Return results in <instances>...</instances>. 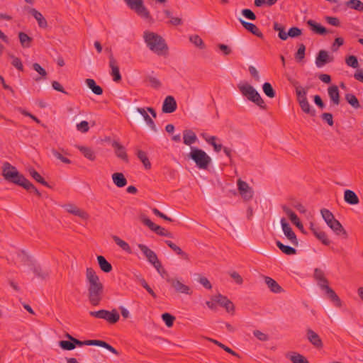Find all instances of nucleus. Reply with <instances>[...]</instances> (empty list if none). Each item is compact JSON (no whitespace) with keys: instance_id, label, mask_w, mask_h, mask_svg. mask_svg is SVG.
Masks as SVG:
<instances>
[{"instance_id":"38","label":"nucleus","mask_w":363,"mask_h":363,"mask_svg":"<svg viewBox=\"0 0 363 363\" xmlns=\"http://www.w3.org/2000/svg\"><path fill=\"white\" fill-rule=\"evenodd\" d=\"M112 238L114 240V242H116V244L118 246H119L123 250H124L125 252H126L129 254L132 253L130 247L129 246L128 242L121 240L119 237H118L116 235H113L112 237Z\"/></svg>"},{"instance_id":"64","label":"nucleus","mask_w":363,"mask_h":363,"mask_svg":"<svg viewBox=\"0 0 363 363\" xmlns=\"http://www.w3.org/2000/svg\"><path fill=\"white\" fill-rule=\"evenodd\" d=\"M242 14L243 16H245L246 18L249 20H255L256 16L253 11H252L250 9H245L242 10Z\"/></svg>"},{"instance_id":"39","label":"nucleus","mask_w":363,"mask_h":363,"mask_svg":"<svg viewBox=\"0 0 363 363\" xmlns=\"http://www.w3.org/2000/svg\"><path fill=\"white\" fill-rule=\"evenodd\" d=\"M273 28L275 31H278V36L281 40H287V33L285 32L284 26L278 22H274L273 24Z\"/></svg>"},{"instance_id":"11","label":"nucleus","mask_w":363,"mask_h":363,"mask_svg":"<svg viewBox=\"0 0 363 363\" xmlns=\"http://www.w3.org/2000/svg\"><path fill=\"white\" fill-rule=\"evenodd\" d=\"M237 184L240 194L245 201L252 199L254 191L247 182L240 179L238 180Z\"/></svg>"},{"instance_id":"57","label":"nucleus","mask_w":363,"mask_h":363,"mask_svg":"<svg viewBox=\"0 0 363 363\" xmlns=\"http://www.w3.org/2000/svg\"><path fill=\"white\" fill-rule=\"evenodd\" d=\"M346 64L352 68H357L359 67V62L357 58L354 55H350L345 60Z\"/></svg>"},{"instance_id":"4","label":"nucleus","mask_w":363,"mask_h":363,"mask_svg":"<svg viewBox=\"0 0 363 363\" xmlns=\"http://www.w3.org/2000/svg\"><path fill=\"white\" fill-rule=\"evenodd\" d=\"M238 89L241 94L248 100L255 103L262 109L267 108V106L264 100L252 85L248 84H238Z\"/></svg>"},{"instance_id":"34","label":"nucleus","mask_w":363,"mask_h":363,"mask_svg":"<svg viewBox=\"0 0 363 363\" xmlns=\"http://www.w3.org/2000/svg\"><path fill=\"white\" fill-rule=\"evenodd\" d=\"M24 257L23 252H20L16 248L12 247L11 251L9 252V255H6V259L8 261L13 262L16 259H21L23 260Z\"/></svg>"},{"instance_id":"26","label":"nucleus","mask_w":363,"mask_h":363,"mask_svg":"<svg viewBox=\"0 0 363 363\" xmlns=\"http://www.w3.org/2000/svg\"><path fill=\"white\" fill-rule=\"evenodd\" d=\"M311 230L315 238L319 240L323 245H329L330 243L326 233L318 228L312 227Z\"/></svg>"},{"instance_id":"12","label":"nucleus","mask_w":363,"mask_h":363,"mask_svg":"<svg viewBox=\"0 0 363 363\" xmlns=\"http://www.w3.org/2000/svg\"><path fill=\"white\" fill-rule=\"evenodd\" d=\"M166 281L171 284V286L174 289L176 292L188 295L192 294V291L191 290L189 286L184 284L177 279L168 277H166Z\"/></svg>"},{"instance_id":"19","label":"nucleus","mask_w":363,"mask_h":363,"mask_svg":"<svg viewBox=\"0 0 363 363\" xmlns=\"http://www.w3.org/2000/svg\"><path fill=\"white\" fill-rule=\"evenodd\" d=\"M307 339L316 348H322L323 345L320 336L311 329L306 330Z\"/></svg>"},{"instance_id":"28","label":"nucleus","mask_w":363,"mask_h":363,"mask_svg":"<svg viewBox=\"0 0 363 363\" xmlns=\"http://www.w3.org/2000/svg\"><path fill=\"white\" fill-rule=\"evenodd\" d=\"M112 147L114 148L115 153L118 157L123 160H128V155L126 154L125 149L122 145L117 141H113L112 143Z\"/></svg>"},{"instance_id":"44","label":"nucleus","mask_w":363,"mask_h":363,"mask_svg":"<svg viewBox=\"0 0 363 363\" xmlns=\"http://www.w3.org/2000/svg\"><path fill=\"white\" fill-rule=\"evenodd\" d=\"M345 99L349 104L352 106L355 109H358L361 108L360 104L357 99V98L352 94H345Z\"/></svg>"},{"instance_id":"14","label":"nucleus","mask_w":363,"mask_h":363,"mask_svg":"<svg viewBox=\"0 0 363 363\" xmlns=\"http://www.w3.org/2000/svg\"><path fill=\"white\" fill-rule=\"evenodd\" d=\"M213 301L218 303L220 306L225 308L226 311L228 313H233L235 311L234 304L232 303L230 300H229L226 296H223L221 294H218L213 298Z\"/></svg>"},{"instance_id":"17","label":"nucleus","mask_w":363,"mask_h":363,"mask_svg":"<svg viewBox=\"0 0 363 363\" xmlns=\"http://www.w3.org/2000/svg\"><path fill=\"white\" fill-rule=\"evenodd\" d=\"M327 225L333 230L337 235H341L345 239L347 238V233L342 227V224L335 218L333 219Z\"/></svg>"},{"instance_id":"42","label":"nucleus","mask_w":363,"mask_h":363,"mask_svg":"<svg viewBox=\"0 0 363 363\" xmlns=\"http://www.w3.org/2000/svg\"><path fill=\"white\" fill-rule=\"evenodd\" d=\"M28 172L30 175L34 179L36 182L40 183L43 186H48L49 185L47 182L45 181V179L41 177V175L33 168H30L28 169Z\"/></svg>"},{"instance_id":"24","label":"nucleus","mask_w":363,"mask_h":363,"mask_svg":"<svg viewBox=\"0 0 363 363\" xmlns=\"http://www.w3.org/2000/svg\"><path fill=\"white\" fill-rule=\"evenodd\" d=\"M344 200L347 203L350 205H357L359 203V199L356 193L350 189L345 191Z\"/></svg>"},{"instance_id":"37","label":"nucleus","mask_w":363,"mask_h":363,"mask_svg":"<svg viewBox=\"0 0 363 363\" xmlns=\"http://www.w3.org/2000/svg\"><path fill=\"white\" fill-rule=\"evenodd\" d=\"M276 245L283 253L287 255H293L296 253V250L295 248L288 245H285L279 240H277L276 242Z\"/></svg>"},{"instance_id":"49","label":"nucleus","mask_w":363,"mask_h":363,"mask_svg":"<svg viewBox=\"0 0 363 363\" xmlns=\"http://www.w3.org/2000/svg\"><path fill=\"white\" fill-rule=\"evenodd\" d=\"M189 40L195 46L199 48L200 49L205 48V44L203 40L198 35H193L189 37Z\"/></svg>"},{"instance_id":"51","label":"nucleus","mask_w":363,"mask_h":363,"mask_svg":"<svg viewBox=\"0 0 363 363\" xmlns=\"http://www.w3.org/2000/svg\"><path fill=\"white\" fill-rule=\"evenodd\" d=\"M283 211L289 216L291 221L294 223L295 221L298 220V218L296 215V213L291 211L287 206L283 205L281 206Z\"/></svg>"},{"instance_id":"9","label":"nucleus","mask_w":363,"mask_h":363,"mask_svg":"<svg viewBox=\"0 0 363 363\" xmlns=\"http://www.w3.org/2000/svg\"><path fill=\"white\" fill-rule=\"evenodd\" d=\"M138 247L142 252L147 260L155 267H160V260L156 253L144 244H138Z\"/></svg>"},{"instance_id":"61","label":"nucleus","mask_w":363,"mask_h":363,"mask_svg":"<svg viewBox=\"0 0 363 363\" xmlns=\"http://www.w3.org/2000/svg\"><path fill=\"white\" fill-rule=\"evenodd\" d=\"M302 34V30L298 27H292L291 28L287 33V38L289 37L291 38H296Z\"/></svg>"},{"instance_id":"35","label":"nucleus","mask_w":363,"mask_h":363,"mask_svg":"<svg viewBox=\"0 0 363 363\" xmlns=\"http://www.w3.org/2000/svg\"><path fill=\"white\" fill-rule=\"evenodd\" d=\"M97 260L99 267L103 272L108 273L112 270L111 264L105 259L104 256H97Z\"/></svg>"},{"instance_id":"1","label":"nucleus","mask_w":363,"mask_h":363,"mask_svg":"<svg viewBox=\"0 0 363 363\" xmlns=\"http://www.w3.org/2000/svg\"><path fill=\"white\" fill-rule=\"evenodd\" d=\"M1 169V174L6 181L22 186L28 191H33L36 195L40 196V193L35 186L21 174L14 166L9 162H4Z\"/></svg>"},{"instance_id":"10","label":"nucleus","mask_w":363,"mask_h":363,"mask_svg":"<svg viewBox=\"0 0 363 363\" xmlns=\"http://www.w3.org/2000/svg\"><path fill=\"white\" fill-rule=\"evenodd\" d=\"M281 225L282 228V230L284 232V235L289 240V241L294 246H298V241L296 238L295 233L293 231L290 225L287 223L286 220L284 218L281 219Z\"/></svg>"},{"instance_id":"56","label":"nucleus","mask_w":363,"mask_h":363,"mask_svg":"<svg viewBox=\"0 0 363 363\" xmlns=\"http://www.w3.org/2000/svg\"><path fill=\"white\" fill-rule=\"evenodd\" d=\"M59 345L65 350H72L75 348V344L72 341L61 340Z\"/></svg>"},{"instance_id":"8","label":"nucleus","mask_w":363,"mask_h":363,"mask_svg":"<svg viewBox=\"0 0 363 363\" xmlns=\"http://www.w3.org/2000/svg\"><path fill=\"white\" fill-rule=\"evenodd\" d=\"M72 341L74 342V344H75V347L77 345L79 346V347L83 346V345L99 346V347L106 348V350H108V351H110L111 352H112L116 355L118 354V352L114 347H113L111 345H110L107 342L102 341V340H89L81 341L78 339L74 338V339H72Z\"/></svg>"},{"instance_id":"47","label":"nucleus","mask_w":363,"mask_h":363,"mask_svg":"<svg viewBox=\"0 0 363 363\" xmlns=\"http://www.w3.org/2000/svg\"><path fill=\"white\" fill-rule=\"evenodd\" d=\"M216 140L217 138L216 136H211V138H206V142L213 147L214 151L218 152L222 150L223 145L216 143Z\"/></svg>"},{"instance_id":"55","label":"nucleus","mask_w":363,"mask_h":363,"mask_svg":"<svg viewBox=\"0 0 363 363\" xmlns=\"http://www.w3.org/2000/svg\"><path fill=\"white\" fill-rule=\"evenodd\" d=\"M11 64L19 71L23 70V66L21 60L13 55H10Z\"/></svg>"},{"instance_id":"53","label":"nucleus","mask_w":363,"mask_h":363,"mask_svg":"<svg viewBox=\"0 0 363 363\" xmlns=\"http://www.w3.org/2000/svg\"><path fill=\"white\" fill-rule=\"evenodd\" d=\"M162 319L166 325L169 328L173 325L175 317L168 313H164L162 315Z\"/></svg>"},{"instance_id":"13","label":"nucleus","mask_w":363,"mask_h":363,"mask_svg":"<svg viewBox=\"0 0 363 363\" xmlns=\"http://www.w3.org/2000/svg\"><path fill=\"white\" fill-rule=\"evenodd\" d=\"M63 208L69 213L79 217L80 218L86 220L89 218L88 213L72 203H67L63 206Z\"/></svg>"},{"instance_id":"20","label":"nucleus","mask_w":363,"mask_h":363,"mask_svg":"<svg viewBox=\"0 0 363 363\" xmlns=\"http://www.w3.org/2000/svg\"><path fill=\"white\" fill-rule=\"evenodd\" d=\"M239 21L242 24V26L249 32H250L252 34L255 35V36L262 39L264 38V35L259 30V29L253 23L247 22L242 18L239 19Z\"/></svg>"},{"instance_id":"22","label":"nucleus","mask_w":363,"mask_h":363,"mask_svg":"<svg viewBox=\"0 0 363 363\" xmlns=\"http://www.w3.org/2000/svg\"><path fill=\"white\" fill-rule=\"evenodd\" d=\"M328 93L331 102L334 105H339L340 102V96L338 87L336 85L329 86L328 89Z\"/></svg>"},{"instance_id":"3","label":"nucleus","mask_w":363,"mask_h":363,"mask_svg":"<svg viewBox=\"0 0 363 363\" xmlns=\"http://www.w3.org/2000/svg\"><path fill=\"white\" fill-rule=\"evenodd\" d=\"M143 38L148 48L157 55H166L168 52V46L165 40L158 34L145 31Z\"/></svg>"},{"instance_id":"29","label":"nucleus","mask_w":363,"mask_h":363,"mask_svg":"<svg viewBox=\"0 0 363 363\" xmlns=\"http://www.w3.org/2000/svg\"><path fill=\"white\" fill-rule=\"evenodd\" d=\"M325 294L336 307L342 306V301L335 291L330 287H326Z\"/></svg>"},{"instance_id":"15","label":"nucleus","mask_w":363,"mask_h":363,"mask_svg":"<svg viewBox=\"0 0 363 363\" xmlns=\"http://www.w3.org/2000/svg\"><path fill=\"white\" fill-rule=\"evenodd\" d=\"M109 67L111 68V75L113 80L116 82H119L121 80V75L119 70L116 60L113 57V55L109 56Z\"/></svg>"},{"instance_id":"5","label":"nucleus","mask_w":363,"mask_h":363,"mask_svg":"<svg viewBox=\"0 0 363 363\" xmlns=\"http://www.w3.org/2000/svg\"><path fill=\"white\" fill-rule=\"evenodd\" d=\"M189 157L196 163L199 169H206L211 162V159L207 153L197 147H191Z\"/></svg>"},{"instance_id":"43","label":"nucleus","mask_w":363,"mask_h":363,"mask_svg":"<svg viewBox=\"0 0 363 363\" xmlns=\"http://www.w3.org/2000/svg\"><path fill=\"white\" fill-rule=\"evenodd\" d=\"M18 38L20 43L23 48L30 47L32 38L29 37L26 33L20 32L18 33Z\"/></svg>"},{"instance_id":"48","label":"nucleus","mask_w":363,"mask_h":363,"mask_svg":"<svg viewBox=\"0 0 363 363\" xmlns=\"http://www.w3.org/2000/svg\"><path fill=\"white\" fill-rule=\"evenodd\" d=\"M264 93L269 98H274L276 95L272 84L269 82L264 83L262 86Z\"/></svg>"},{"instance_id":"31","label":"nucleus","mask_w":363,"mask_h":363,"mask_svg":"<svg viewBox=\"0 0 363 363\" xmlns=\"http://www.w3.org/2000/svg\"><path fill=\"white\" fill-rule=\"evenodd\" d=\"M112 180L113 184L119 187H124L127 184V179L123 173L116 172L112 174Z\"/></svg>"},{"instance_id":"46","label":"nucleus","mask_w":363,"mask_h":363,"mask_svg":"<svg viewBox=\"0 0 363 363\" xmlns=\"http://www.w3.org/2000/svg\"><path fill=\"white\" fill-rule=\"evenodd\" d=\"M137 156L139 158V160L143 162L144 167L146 169H150L151 163L149 161V159L144 151L138 150L137 152Z\"/></svg>"},{"instance_id":"7","label":"nucleus","mask_w":363,"mask_h":363,"mask_svg":"<svg viewBox=\"0 0 363 363\" xmlns=\"http://www.w3.org/2000/svg\"><path fill=\"white\" fill-rule=\"evenodd\" d=\"M89 314L92 317L104 319L110 323H116L120 318L119 313L116 309H113L111 311L104 309L98 311H90Z\"/></svg>"},{"instance_id":"59","label":"nucleus","mask_w":363,"mask_h":363,"mask_svg":"<svg viewBox=\"0 0 363 363\" xmlns=\"http://www.w3.org/2000/svg\"><path fill=\"white\" fill-rule=\"evenodd\" d=\"M293 363H309L306 357L300 354H295L290 357Z\"/></svg>"},{"instance_id":"30","label":"nucleus","mask_w":363,"mask_h":363,"mask_svg":"<svg viewBox=\"0 0 363 363\" xmlns=\"http://www.w3.org/2000/svg\"><path fill=\"white\" fill-rule=\"evenodd\" d=\"M197 140L196 135L191 130H185L183 132V141L186 145H191Z\"/></svg>"},{"instance_id":"33","label":"nucleus","mask_w":363,"mask_h":363,"mask_svg":"<svg viewBox=\"0 0 363 363\" xmlns=\"http://www.w3.org/2000/svg\"><path fill=\"white\" fill-rule=\"evenodd\" d=\"M77 149L83 154V155L91 161H94L96 159V155L94 150L89 147L82 145H77Z\"/></svg>"},{"instance_id":"16","label":"nucleus","mask_w":363,"mask_h":363,"mask_svg":"<svg viewBox=\"0 0 363 363\" xmlns=\"http://www.w3.org/2000/svg\"><path fill=\"white\" fill-rule=\"evenodd\" d=\"M333 57L330 56L326 50H321L316 56L315 65L318 67H323L327 63L333 62Z\"/></svg>"},{"instance_id":"25","label":"nucleus","mask_w":363,"mask_h":363,"mask_svg":"<svg viewBox=\"0 0 363 363\" xmlns=\"http://www.w3.org/2000/svg\"><path fill=\"white\" fill-rule=\"evenodd\" d=\"M264 281L269 290L273 293L279 294L284 291L281 286L271 277H264Z\"/></svg>"},{"instance_id":"41","label":"nucleus","mask_w":363,"mask_h":363,"mask_svg":"<svg viewBox=\"0 0 363 363\" xmlns=\"http://www.w3.org/2000/svg\"><path fill=\"white\" fill-rule=\"evenodd\" d=\"M296 94L297 101H298V104L308 100L307 96H306L307 90L301 86L296 87Z\"/></svg>"},{"instance_id":"40","label":"nucleus","mask_w":363,"mask_h":363,"mask_svg":"<svg viewBox=\"0 0 363 363\" xmlns=\"http://www.w3.org/2000/svg\"><path fill=\"white\" fill-rule=\"evenodd\" d=\"M345 5L356 11H363V3L360 0H349L345 2Z\"/></svg>"},{"instance_id":"45","label":"nucleus","mask_w":363,"mask_h":363,"mask_svg":"<svg viewBox=\"0 0 363 363\" xmlns=\"http://www.w3.org/2000/svg\"><path fill=\"white\" fill-rule=\"evenodd\" d=\"M299 106H300L301 110L305 113L309 114L311 116H314L315 115V111L311 108L308 100L300 103Z\"/></svg>"},{"instance_id":"54","label":"nucleus","mask_w":363,"mask_h":363,"mask_svg":"<svg viewBox=\"0 0 363 363\" xmlns=\"http://www.w3.org/2000/svg\"><path fill=\"white\" fill-rule=\"evenodd\" d=\"M320 213L326 223H330V221L335 218L334 215L326 208L321 209Z\"/></svg>"},{"instance_id":"58","label":"nucleus","mask_w":363,"mask_h":363,"mask_svg":"<svg viewBox=\"0 0 363 363\" xmlns=\"http://www.w3.org/2000/svg\"><path fill=\"white\" fill-rule=\"evenodd\" d=\"M153 231L156 233L157 235L168 238H172V234L171 233H169L165 228L160 225H157Z\"/></svg>"},{"instance_id":"50","label":"nucleus","mask_w":363,"mask_h":363,"mask_svg":"<svg viewBox=\"0 0 363 363\" xmlns=\"http://www.w3.org/2000/svg\"><path fill=\"white\" fill-rule=\"evenodd\" d=\"M306 46L301 43L298 45V48L295 53V58L297 62H301L305 57Z\"/></svg>"},{"instance_id":"6","label":"nucleus","mask_w":363,"mask_h":363,"mask_svg":"<svg viewBox=\"0 0 363 363\" xmlns=\"http://www.w3.org/2000/svg\"><path fill=\"white\" fill-rule=\"evenodd\" d=\"M130 9L134 11L139 16L145 19H150V14L143 4V0H124Z\"/></svg>"},{"instance_id":"60","label":"nucleus","mask_w":363,"mask_h":363,"mask_svg":"<svg viewBox=\"0 0 363 363\" xmlns=\"http://www.w3.org/2000/svg\"><path fill=\"white\" fill-rule=\"evenodd\" d=\"M77 130L82 133H87L89 130V123L86 121H81L76 125Z\"/></svg>"},{"instance_id":"21","label":"nucleus","mask_w":363,"mask_h":363,"mask_svg":"<svg viewBox=\"0 0 363 363\" xmlns=\"http://www.w3.org/2000/svg\"><path fill=\"white\" fill-rule=\"evenodd\" d=\"M26 9L35 18L39 27L43 28L48 27V22L40 12L33 8H26Z\"/></svg>"},{"instance_id":"52","label":"nucleus","mask_w":363,"mask_h":363,"mask_svg":"<svg viewBox=\"0 0 363 363\" xmlns=\"http://www.w3.org/2000/svg\"><path fill=\"white\" fill-rule=\"evenodd\" d=\"M140 220L144 225L147 226L152 231L154 230L155 228L157 225L150 219H149L145 214H141L140 216Z\"/></svg>"},{"instance_id":"18","label":"nucleus","mask_w":363,"mask_h":363,"mask_svg":"<svg viewBox=\"0 0 363 363\" xmlns=\"http://www.w3.org/2000/svg\"><path fill=\"white\" fill-rule=\"evenodd\" d=\"M177 107L176 100L172 96H167L162 104V111L166 113H171L176 111Z\"/></svg>"},{"instance_id":"62","label":"nucleus","mask_w":363,"mask_h":363,"mask_svg":"<svg viewBox=\"0 0 363 363\" xmlns=\"http://www.w3.org/2000/svg\"><path fill=\"white\" fill-rule=\"evenodd\" d=\"M52 153L54 155L55 157H56L57 160H60L62 162L65 164H70L71 160L65 157H64L60 152H59L56 150H52Z\"/></svg>"},{"instance_id":"32","label":"nucleus","mask_w":363,"mask_h":363,"mask_svg":"<svg viewBox=\"0 0 363 363\" xmlns=\"http://www.w3.org/2000/svg\"><path fill=\"white\" fill-rule=\"evenodd\" d=\"M307 24L310 26L311 30L315 33L319 35H325L328 32L325 27L322 26L320 24L311 19L307 21Z\"/></svg>"},{"instance_id":"23","label":"nucleus","mask_w":363,"mask_h":363,"mask_svg":"<svg viewBox=\"0 0 363 363\" xmlns=\"http://www.w3.org/2000/svg\"><path fill=\"white\" fill-rule=\"evenodd\" d=\"M136 111L143 117L145 121L146 122L147 125L150 127V128L157 133V128L153 121V120L150 117V116L147 113V111L144 108H137Z\"/></svg>"},{"instance_id":"2","label":"nucleus","mask_w":363,"mask_h":363,"mask_svg":"<svg viewBox=\"0 0 363 363\" xmlns=\"http://www.w3.org/2000/svg\"><path fill=\"white\" fill-rule=\"evenodd\" d=\"M86 279L88 284V296L93 306H98L104 292V285L96 272L91 267L86 268Z\"/></svg>"},{"instance_id":"63","label":"nucleus","mask_w":363,"mask_h":363,"mask_svg":"<svg viewBox=\"0 0 363 363\" xmlns=\"http://www.w3.org/2000/svg\"><path fill=\"white\" fill-rule=\"evenodd\" d=\"M314 278L318 281H325L326 279L323 270L318 268H315L314 270Z\"/></svg>"},{"instance_id":"27","label":"nucleus","mask_w":363,"mask_h":363,"mask_svg":"<svg viewBox=\"0 0 363 363\" xmlns=\"http://www.w3.org/2000/svg\"><path fill=\"white\" fill-rule=\"evenodd\" d=\"M31 270L35 274V275L41 279H45L49 277L50 272L47 269L43 268L41 266L38 264H33L32 266Z\"/></svg>"},{"instance_id":"36","label":"nucleus","mask_w":363,"mask_h":363,"mask_svg":"<svg viewBox=\"0 0 363 363\" xmlns=\"http://www.w3.org/2000/svg\"><path fill=\"white\" fill-rule=\"evenodd\" d=\"M85 82L87 86L92 91L94 94L96 95L102 94V88L100 86L97 85L94 79H86Z\"/></svg>"}]
</instances>
